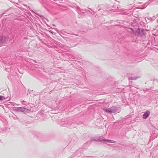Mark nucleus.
<instances>
[{"mask_svg":"<svg viewBox=\"0 0 158 158\" xmlns=\"http://www.w3.org/2000/svg\"><path fill=\"white\" fill-rule=\"evenodd\" d=\"M105 111L106 112H108L109 113H111L112 112V111L111 110H110L109 109H106L105 110Z\"/></svg>","mask_w":158,"mask_h":158,"instance_id":"nucleus-2","label":"nucleus"},{"mask_svg":"<svg viewBox=\"0 0 158 158\" xmlns=\"http://www.w3.org/2000/svg\"><path fill=\"white\" fill-rule=\"evenodd\" d=\"M5 99V98L4 97L2 96H0V100H3Z\"/></svg>","mask_w":158,"mask_h":158,"instance_id":"nucleus-3","label":"nucleus"},{"mask_svg":"<svg viewBox=\"0 0 158 158\" xmlns=\"http://www.w3.org/2000/svg\"><path fill=\"white\" fill-rule=\"evenodd\" d=\"M2 40H3L2 43H5L6 42V40H5V38H2Z\"/></svg>","mask_w":158,"mask_h":158,"instance_id":"nucleus-4","label":"nucleus"},{"mask_svg":"<svg viewBox=\"0 0 158 158\" xmlns=\"http://www.w3.org/2000/svg\"><path fill=\"white\" fill-rule=\"evenodd\" d=\"M150 114V112L148 111L146 112L143 115V118L144 119L146 118L149 116Z\"/></svg>","mask_w":158,"mask_h":158,"instance_id":"nucleus-1","label":"nucleus"},{"mask_svg":"<svg viewBox=\"0 0 158 158\" xmlns=\"http://www.w3.org/2000/svg\"><path fill=\"white\" fill-rule=\"evenodd\" d=\"M107 141L108 142H109V143H114L111 140H108Z\"/></svg>","mask_w":158,"mask_h":158,"instance_id":"nucleus-5","label":"nucleus"}]
</instances>
